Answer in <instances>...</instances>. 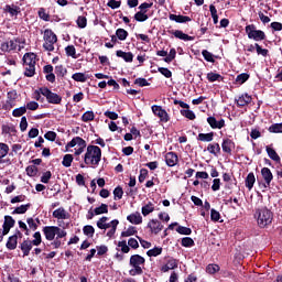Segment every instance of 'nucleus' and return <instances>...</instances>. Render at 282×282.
Masks as SVG:
<instances>
[{
    "mask_svg": "<svg viewBox=\"0 0 282 282\" xmlns=\"http://www.w3.org/2000/svg\"><path fill=\"white\" fill-rule=\"evenodd\" d=\"M144 263H147V260L144 257L140 254H133L130 257L129 265V274L130 276H140L141 274H144Z\"/></svg>",
    "mask_w": 282,
    "mask_h": 282,
    "instance_id": "nucleus-2",
    "label": "nucleus"
},
{
    "mask_svg": "<svg viewBox=\"0 0 282 282\" xmlns=\"http://www.w3.org/2000/svg\"><path fill=\"white\" fill-rule=\"evenodd\" d=\"M118 248H121V252H123V254H128V252L131 250L124 240L118 242Z\"/></svg>",
    "mask_w": 282,
    "mask_h": 282,
    "instance_id": "nucleus-49",
    "label": "nucleus"
},
{
    "mask_svg": "<svg viewBox=\"0 0 282 282\" xmlns=\"http://www.w3.org/2000/svg\"><path fill=\"white\" fill-rule=\"evenodd\" d=\"M153 210H155V206L153 205V203H148L145 206L142 207L141 213L143 215V217H147L148 215H151V213H153Z\"/></svg>",
    "mask_w": 282,
    "mask_h": 282,
    "instance_id": "nucleus-31",
    "label": "nucleus"
},
{
    "mask_svg": "<svg viewBox=\"0 0 282 282\" xmlns=\"http://www.w3.org/2000/svg\"><path fill=\"white\" fill-rule=\"evenodd\" d=\"M176 54L177 51H175V48H171L170 53H167V56L164 58L165 63H171V61L175 58Z\"/></svg>",
    "mask_w": 282,
    "mask_h": 282,
    "instance_id": "nucleus-59",
    "label": "nucleus"
},
{
    "mask_svg": "<svg viewBox=\"0 0 282 282\" xmlns=\"http://www.w3.org/2000/svg\"><path fill=\"white\" fill-rule=\"evenodd\" d=\"M152 112L154 113V116H158V118H160L161 122H169V120H171V118L169 117V112L162 109V106H152Z\"/></svg>",
    "mask_w": 282,
    "mask_h": 282,
    "instance_id": "nucleus-11",
    "label": "nucleus"
},
{
    "mask_svg": "<svg viewBox=\"0 0 282 282\" xmlns=\"http://www.w3.org/2000/svg\"><path fill=\"white\" fill-rule=\"evenodd\" d=\"M170 34H173V36H175V39H180V41H195V37L183 33L180 30H175V31H170Z\"/></svg>",
    "mask_w": 282,
    "mask_h": 282,
    "instance_id": "nucleus-18",
    "label": "nucleus"
},
{
    "mask_svg": "<svg viewBox=\"0 0 282 282\" xmlns=\"http://www.w3.org/2000/svg\"><path fill=\"white\" fill-rule=\"evenodd\" d=\"M42 232L47 241H54L56 237L57 239L67 237V231L57 226H45L43 227Z\"/></svg>",
    "mask_w": 282,
    "mask_h": 282,
    "instance_id": "nucleus-4",
    "label": "nucleus"
},
{
    "mask_svg": "<svg viewBox=\"0 0 282 282\" xmlns=\"http://www.w3.org/2000/svg\"><path fill=\"white\" fill-rule=\"evenodd\" d=\"M100 160H102V150H100L98 145H88L84 154V163L86 166L96 169L98 164H100Z\"/></svg>",
    "mask_w": 282,
    "mask_h": 282,
    "instance_id": "nucleus-1",
    "label": "nucleus"
},
{
    "mask_svg": "<svg viewBox=\"0 0 282 282\" xmlns=\"http://www.w3.org/2000/svg\"><path fill=\"white\" fill-rule=\"evenodd\" d=\"M18 45H19V41L7 40L1 43L0 50H1V52H12L13 50H17Z\"/></svg>",
    "mask_w": 282,
    "mask_h": 282,
    "instance_id": "nucleus-13",
    "label": "nucleus"
},
{
    "mask_svg": "<svg viewBox=\"0 0 282 282\" xmlns=\"http://www.w3.org/2000/svg\"><path fill=\"white\" fill-rule=\"evenodd\" d=\"M65 52L67 56H72V58H76V47L74 45L66 46Z\"/></svg>",
    "mask_w": 282,
    "mask_h": 282,
    "instance_id": "nucleus-50",
    "label": "nucleus"
},
{
    "mask_svg": "<svg viewBox=\"0 0 282 282\" xmlns=\"http://www.w3.org/2000/svg\"><path fill=\"white\" fill-rule=\"evenodd\" d=\"M177 268V260L170 259L165 265L162 267V272H169V270H175Z\"/></svg>",
    "mask_w": 282,
    "mask_h": 282,
    "instance_id": "nucleus-30",
    "label": "nucleus"
},
{
    "mask_svg": "<svg viewBox=\"0 0 282 282\" xmlns=\"http://www.w3.org/2000/svg\"><path fill=\"white\" fill-rule=\"evenodd\" d=\"M265 150H267L269 158L271 160H273L274 162H279L281 160V158L279 156V154L276 153V151L274 149L267 145Z\"/></svg>",
    "mask_w": 282,
    "mask_h": 282,
    "instance_id": "nucleus-33",
    "label": "nucleus"
},
{
    "mask_svg": "<svg viewBox=\"0 0 282 282\" xmlns=\"http://www.w3.org/2000/svg\"><path fill=\"white\" fill-rule=\"evenodd\" d=\"M148 228H150L152 235H160L164 226L158 219H152L148 223Z\"/></svg>",
    "mask_w": 282,
    "mask_h": 282,
    "instance_id": "nucleus-14",
    "label": "nucleus"
},
{
    "mask_svg": "<svg viewBox=\"0 0 282 282\" xmlns=\"http://www.w3.org/2000/svg\"><path fill=\"white\" fill-rule=\"evenodd\" d=\"M53 217L55 219H69V214L67 210H65V208L59 207L53 212Z\"/></svg>",
    "mask_w": 282,
    "mask_h": 282,
    "instance_id": "nucleus-22",
    "label": "nucleus"
},
{
    "mask_svg": "<svg viewBox=\"0 0 282 282\" xmlns=\"http://www.w3.org/2000/svg\"><path fill=\"white\" fill-rule=\"evenodd\" d=\"M138 234V229L133 226L128 227L124 231L121 232V237H133Z\"/></svg>",
    "mask_w": 282,
    "mask_h": 282,
    "instance_id": "nucleus-35",
    "label": "nucleus"
},
{
    "mask_svg": "<svg viewBox=\"0 0 282 282\" xmlns=\"http://www.w3.org/2000/svg\"><path fill=\"white\" fill-rule=\"evenodd\" d=\"M41 93L42 96L46 98L48 105H61V102H63V97L56 93L51 91L47 87H43Z\"/></svg>",
    "mask_w": 282,
    "mask_h": 282,
    "instance_id": "nucleus-9",
    "label": "nucleus"
},
{
    "mask_svg": "<svg viewBox=\"0 0 282 282\" xmlns=\"http://www.w3.org/2000/svg\"><path fill=\"white\" fill-rule=\"evenodd\" d=\"M30 208V204L26 205H21L20 207H17L13 212L12 215H25L28 213V209Z\"/></svg>",
    "mask_w": 282,
    "mask_h": 282,
    "instance_id": "nucleus-37",
    "label": "nucleus"
},
{
    "mask_svg": "<svg viewBox=\"0 0 282 282\" xmlns=\"http://www.w3.org/2000/svg\"><path fill=\"white\" fill-rule=\"evenodd\" d=\"M207 122L212 129H224V127H226V121L224 119L217 121L215 117H208Z\"/></svg>",
    "mask_w": 282,
    "mask_h": 282,
    "instance_id": "nucleus-16",
    "label": "nucleus"
},
{
    "mask_svg": "<svg viewBox=\"0 0 282 282\" xmlns=\"http://www.w3.org/2000/svg\"><path fill=\"white\" fill-rule=\"evenodd\" d=\"M182 246L184 248H191L192 246H195V241L193 238L186 237L182 239Z\"/></svg>",
    "mask_w": 282,
    "mask_h": 282,
    "instance_id": "nucleus-54",
    "label": "nucleus"
},
{
    "mask_svg": "<svg viewBox=\"0 0 282 282\" xmlns=\"http://www.w3.org/2000/svg\"><path fill=\"white\" fill-rule=\"evenodd\" d=\"M22 61L23 67H25L26 72H36L41 69V67L36 64L39 59H36V54L34 53H25Z\"/></svg>",
    "mask_w": 282,
    "mask_h": 282,
    "instance_id": "nucleus-5",
    "label": "nucleus"
},
{
    "mask_svg": "<svg viewBox=\"0 0 282 282\" xmlns=\"http://www.w3.org/2000/svg\"><path fill=\"white\" fill-rule=\"evenodd\" d=\"M28 111V108H25V106H22L20 108H15L13 111H12V116L13 118H21V116H23L24 113H26Z\"/></svg>",
    "mask_w": 282,
    "mask_h": 282,
    "instance_id": "nucleus-39",
    "label": "nucleus"
},
{
    "mask_svg": "<svg viewBox=\"0 0 282 282\" xmlns=\"http://www.w3.org/2000/svg\"><path fill=\"white\" fill-rule=\"evenodd\" d=\"M269 131L270 133H282V123H275L270 126Z\"/></svg>",
    "mask_w": 282,
    "mask_h": 282,
    "instance_id": "nucleus-51",
    "label": "nucleus"
},
{
    "mask_svg": "<svg viewBox=\"0 0 282 282\" xmlns=\"http://www.w3.org/2000/svg\"><path fill=\"white\" fill-rule=\"evenodd\" d=\"M83 232H84V235H86V237H94L96 229H94V226H91V225H86L83 228Z\"/></svg>",
    "mask_w": 282,
    "mask_h": 282,
    "instance_id": "nucleus-44",
    "label": "nucleus"
},
{
    "mask_svg": "<svg viewBox=\"0 0 282 282\" xmlns=\"http://www.w3.org/2000/svg\"><path fill=\"white\" fill-rule=\"evenodd\" d=\"M25 109H29V111H36L39 109V102L36 101H29L26 106H24Z\"/></svg>",
    "mask_w": 282,
    "mask_h": 282,
    "instance_id": "nucleus-62",
    "label": "nucleus"
},
{
    "mask_svg": "<svg viewBox=\"0 0 282 282\" xmlns=\"http://www.w3.org/2000/svg\"><path fill=\"white\" fill-rule=\"evenodd\" d=\"M34 239L31 241L33 246H41V241H42V238H41V231H36L34 235H33Z\"/></svg>",
    "mask_w": 282,
    "mask_h": 282,
    "instance_id": "nucleus-61",
    "label": "nucleus"
},
{
    "mask_svg": "<svg viewBox=\"0 0 282 282\" xmlns=\"http://www.w3.org/2000/svg\"><path fill=\"white\" fill-rule=\"evenodd\" d=\"M248 78H250L249 74L241 73L240 75L237 76L236 83H238V85H243V83H246L248 80Z\"/></svg>",
    "mask_w": 282,
    "mask_h": 282,
    "instance_id": "nucleus-48",
    "label": "nucleus"
},
{
    "mask_svg": "<svg viewBox=\"0 0 282 282\" xmlns=\"http://www.w3.org/2000/svg\"><path fill=\"white\" fill-rule=\"evenodd\" d=\"M176 232H178V235H191L193 230H191V228H187V227L178 226L176 228Z\"/></svg>",
    "mask_w": 282,
    "mask_h": 282,
    "instance_id": "nucleus-60",
    "label": "nucleus"
},
{
    "mask_svg": "<svg viewBox=\"0 0 282 282\" xmlns=\"http://www.w3.org/2000/svg\"><path fill=\"white\" fill-rule=\"evenodd\" d=\"M75 148V155H80L85 149H87V141H85L80 137H75L72 139L70 142L66 144V149H74Z\"/></svg>",
    "mask_w": 282,
    "mask_h": 282,
    "instance_id": "nucleus-7",
    "label": "nucleus"
},
{
    "mask_svg": "<svg viewBox=\"0 0 282 282\" xmlns=\"http://www.w3.org/2000/svg\"><path fill=\"white\" fill-rule=\"evenodd\" d=\"M4 12L10 13V17H17L19 14V12H21V8L17 7L14 4H12V6L7 4L4 7Z\"/></svg>",
    "mask_w": 282,
    "mask_h": 282,
    "instance_id": "nucleus-27",
    "label": "nucleus"
},
{
    "mask_svg": "<svg viewBox=\"0 0 282 282\" xmlns=\"http://www.w3.org/2000/svg\"><path fill=\"white\" fill-rule=\"evenodd\" d=\"M50 180H52V172L50 171L44 172L41 176L42 184H48Z\"/></svg>",
    "mask_w": 282,
    "mask_h": 282,
    "instance_id": "nucleus-55",
    "label": "nucleus"
},
{
    "mask_svg": "<svg viewBox=\"0 0 282 282\" xmlns=\"http://www.w3.org/2000/svg\"><path fill=\"white\" fill-rule=\"evenodd\" d=\"M207 151L212 155H219L221 153V147H219V143H210L207 145Z\"/></svg>",
    "mask_w": 282,
    "mask_h": 282,
    "instance_id": "nucleus-26",
    "label": "nucleus"
},
{
    "mask_svg": "<svg viewBox=\"0 0 282 282\" xmlns=\"http://www.w3.org/2000/svg\"><path fill=\"white\" fill-rule=\"evenodd\" d=\"M19 237H23V234H21V231H18L15 235L9 237L7 241L8 250H17V243H18Z\"/></svg>",
    "mask_w": 282,
    "mask_h": 282,
    "instance_id": "nucleus-15",
    "label": "nucleus"
},
{
    "mask_svg": "<svg viewBox=\"0 0 282 282\" xmlns=\"http://www.w3.org/2000/svg\"><path fill=\"white\" fill-rule=\"evenodd\" d=\"M169 19L170 21H175V23H188L192 21L191 17L188 15H177L173 13L169 15Z\"/></svg>",
    "mask_w": 282,
    "mask_h": 282,
    "instance_id": "nucleus-19",
    "label": "nucleus"
},
{
    "mask_svg": "<svg viewBox=\"0 0 282 282\" xmlns=\"http://www.w3.org/2000/svg\"><path fill=\"white\" fill-rule=\"evenodd\" d=\"M134 85H138L139 87H149L151 84L145 78H137Z\"/></svg>",
    "mask_w": 282,
    "mask_h": 282,
    "instance_id": "nucleus-58",
    "label": "nucleus"
},
{
    "mask_svg": "<svg viewBox=\"0 0 282 282\" xmlns=\"http://www.w3.org/2000/svg\"><path fill=\"white\" fill-rule=\"evenodd\" d=\"M89 78L88 75L85 73H75L73 75V80H76L77 83H86V80Z\"/></svg>",
    "mask_w": 282,
    "mask_h": 282,
    "instance_id": "nucleus-34",
    "label": "nucleus"
},
{
    "mask_svg": "<svg viewBox=\"0 0 282 282\" xmlns=\"http://www.w3.org/2000/svg\"><path fill=\"white\" fill-rule=\"evenodd\" d=\"M214 138H215L214 132L199 133L197 137V140H199V142H213Z\"/></svg>",
    "mask_w": 282,
    "mask_h": 282,
    "instance_id": "nucleus-28",
    "label": "nucleus"
},
{
    "mask_svg": "<svg viewBox=\"0 0 282 282\" xmlns=\"http://www.w3.org/2000/svg\"><path fill=\"white\" fill-rule=\"evenodd\" d=\"M116 54L119 58H123L126 63H131L133 61V53L131 52L117 51Z\"/></svg>",
    "mask_w": 282,
    "mask_h": 282,
    "instance_id": "nucleus-25",
    "label": "nucleus"
},
{
    "mask_svg": "<svg viewBox=\"0 0 282 282\" xmlns=\"http://www.w3.org/2000/svg\"><path fill=\"white\" fill-rule=\"evenodd\" d=\"M44 44L43 47L46 52H54V45H56L58 37L53 33L52 30L46 29L44 31Z\"/></svg>",
    "mask_w": 282,
    "mask_h": 282,
    "instance_id": "nucleus-6",
    "label": "nucleus"
},
{
    "mask_svg": "<svg viewBox=\"0 0 282 282\" xmlns=\"http://www.w3.org/2000/svg\"><path fill=\"white\" fill-rule=\"evenodd\" d=\"M147 254L148 257H160V254H162V247H154L148 250Z\"/></svg>",
    "mask_w": 282,
    "mask_h": 282,
    "instance_id": "nucleus-42",
    "label": "nucleus"
},
{
    "mask_svg": "<svg viewBox=\"0 0 282 282\" xmlns=\"http://www.w3.org/2000/svg\"><path fill=\"white\" fill-rule=\"evenodd\" d=\"M235 147V142L230 139H224L221 143V149L224 153H228L230 155L232 153V148Z\"/></svg>",
    "mask_w": 282,
    "mask_h": 282,
    "instance_id": "nucleus-21",
    "label": "nucleus"
},
{
    "mask_svg": "<svg viewBox=\"0 0 282 282\" xmlns=\"http://www.w3.org/2000/svg\"><path fill=\"white\" fill-rule=\"evenodd\" d=\"M32 246H34L32 243V240H24L22 243H21V250L23 252V256L24 257H28L30 254V250H32Z\"/></svg>",
    "mask_w": 282,
    "mask_h": 282,
    "instance_id": "nucleus-24",
    "label": "nucleus"
},
{
    "mask_svg": "<svg viewBox=\"0 0 282 282\" xmlns=\"http://www.w3.org/2000/svg\"><path fill=\"white\" fill-rule=\"evenodd\" d=\"M165 162L167 166H175V164H177V154L174 152H167L165 154Z\"/></svg>",
    "mask_w": 282,
    "mask_h": 282,
    "instance_id": "nucleus-23",
    "label": "nucleus"
},
{
    "mask_svg": "<svg viewBox=\"0 0 282 282\" xmlns=\"http://www.w3.org/2000/svg\"><path fill=\"white\" fill-rule=\"evenodd\" d=\"M238 107H246L252 102V97L248 94H243L236 99Z\"/></svg>",
    "mask_w": 282,
    "mask_h": 282,
    "instance_id": "nucleus-17",
    "label": "nucleus"
},
{
    "mask_svg": "<svg viewBox=\"0 0 282 282\" xmlns=\"http://www.w3.org/2000/svg\"><path fill=\"white\" fill-rule=\"evenodd\" d=\"M107 213H109V206L107 204H101L95 208V215H107Z\"/></svg>",
    "mask_w": 282,
    "mask_h": 282,
    "instance_id": "nucleus-36",
    "label": "nucleus"
},
{
    "mask_svg": "<svg viewBox=\"0 0 282 282\" xmlns=\"http://www.w3.org/2000/svg\"><path fill=\"white\" fill-rule=\"evenodd\" d=\"M127 219L130 221V224H133L134 226H140V224H142V215L139 212L130 214L129 216H127Z\"/></svg>",
    "mask_w": 282,
    "mask_h": 282,
    "instance_id": "nucleus-20",
    "label": "nucleus"
},
{
    "mask_svg": "<svg viewBox=\"0 0 282 282\" xmlns=\"http://www.w3.org/2000/svg\"><path fill=\"white\" fill-rule=\"evenodd\" d=\"M210 219L212 221H219L221 219V215L216 209L210 210Z\"/></svg>",
    "mask_w": 282,
    "mask_h": 282,
    "instance_id": "nucleus-63",
    "label": "nucleus"
},
{
    "mask_svg": "<svg viewBox=\"0 0 282 282\" xmlns=\"http://www.w3.org/2000/svg\"><path fill=\"white\" fill-rule=\"evenodd\" d=\"M245 32L248 35V39H251L252 41H265V32L257 30L254 24L247 25Z\"/></svg>",
    "mask_w": 282,
    "mask_h": 282,
    "instance_id": "nucleus-8",
    "label": "nucleus"
},
{
    "mask_svg": "<svg viewBox=\"0 0 282 282\" xmlns=\"http://www.w3.org/2000/svg\"><path fill=\"white\" fill-rule=\"evenodd\" d=\"M37 173H39V169L36 167V165H31L26 167V174L30 177H34Z\"/></svg>",
    "mask_w": 282,
    "mask_h": 282,
    "instance_id": "nucleus-53",
    "label": "nucleus"
},
{
    "mask_svg": "<svg viewBox=\"0 0 282 282\" xmlns=\"http://www.w3.org/2000/svg\"><path fill=\"white\" fill-rule=\"evenodd\" d=\"M116 36L119 39V41H127V36H129V32L124 29H118L116 31Z\"/></svg>",
    "mask_w": 282,
    "mask_h": 282,
    "instance_id": "nucleus-40",
    "label": "nucleus"
},
{
    "mask_svg": "<svg viewBox=\"0 0 282 282\" xmlns=\"http://www.w3.org/2000/svg\"><path fill=\"white\" fill-rule=\"evenodd\" d=\"M94 118H96V115H94V111H86L82 116L83 122H91V120H94Z\"/></svg>",
    "mask_w": 282,
    "mask_h": 282,
    "instance_id": "nucleus-46",
    "label": "nucleus"
},
{
    "mask_svg": "<svg viewBox=\"0 0 282 282\" xmlns=\"http://www.w3.org/2000/svg\"><path fill=\"white\" fill-rule=\"evenodd\" d=\"M74 162V156L72 154H66L63 158L62 164L63 166H65L66 169H69V166H72V163Z\"/></svg>",
    "mask_w": 282,
    "mask_h": 282,
    "instance_id": "nucleus-38",
    "label": "nucleus"
},
{
    "mask_svg": "<svg viewBox=\"0 0 282 282\" xmlns=\"http://www.w3.org/2000/svg\"><path fill=\"white\" fill-rule=\"evenodd\" d=\"M118 224H120L118 219L111 220V229L107 232V237L111 238L113 235H116Z\"/></svg>",
    "mask_w": 282,
    "mask_h": 282,
    "instance_id": "nucleus-41",
    "label": "nucleus"
},
{
    "mask_svg": "<svg viewBox=\"0 0 282 282\" xmlns=\"http://www.w3.org/2000/svg\"><path fill=\"white\" fill-rule=\"evenodd\" d=\"M182 116H184L185 118H187L188 120H195V112H193V110H181Z\"/></svg>",
    "mask_w": 282,
    "mask_h": 282,
    "instance_id": "nucleus-57",
    "label": "nucleus"
},
{
    "mask_svg": "<svg viewBox=\"0 0 282 282\" xmlns=\"http://www.w3.org/2000/svg\"><path fill=\"white\" fill-rule=\"evenodd\" d=\"M207 80H209V83H221V80H224V77L217 73L210 72L207 74Z\"/></svg>",
    "mask_w": 282,
    "mask_h": 282,
    "instance_id": "nucleus-32",
    "label": "nucleus"
},
{
    "mask_svg": "<svg viewBox=\"0 0 282 282\" xmlns=\"http://www.w3.org/2000/svg\"><path fill=\"white\" fill-rule=\"evenodd\" d=\"M254 182H257V178L254 177V173H249L245 181V184L249 191H252L254 186Z\"/></svg>",
    "mask_w": 282,
    "mask_h": 282,
    "instance_id": "nucleus-29",
    "label": "nucleus"
},
{
    "mask_svg": "<svg viewBox=\"0 0 282 282\" xmlns=\"http://www.w3.org/2000/svg\"><path fill=\"white\" fill-rule=\"evenodd\" d=\"M9 151H10V147H8V144L0 143V160H3V158L8 155Z\"/></svg>",
    "mask_w": 282,
    "mask_h": 282,
    "instance_id": "nucleus-45",
    "label": "nucleus"
},
{
    "mask_svg": "<svg viewBox=\"0 0 282 282\" xmlns=\"http://www.w3.org/2000/svg\"><path fill=\"white\" fill-rule=\"evenodd\" d=\"M256 52L260 56H268V48H262L261 45L256 43Z\"/></svg>",
    "mask_w": 282,
    "mask_h": 282,
    "instance_id": "nucleus-64",
    "label": "nucleus"
},
{
    "mask_svg": "<svg viewBox=\"0 0 282 282\" xmlns=\"http://www.w3.org/2000/svg\"><path fill=\"white\" fill-rule=\"evenodd\" d=\"M76 23H77L78 28H80L83 30V29L87 28V18L79 15L77 18Z\"/></svg>",
    "mask_w": 282,
    "mask_h": 282,
    "instance_id": "nucleus-52",
    "label": "nucleus"
},
{
    "mask_svg": "<svg viewBox=\"0 0 282 282\" xmlns=\"http://www.w3.org/2000/svg\"><path fill=\"white\" fill-rule=\"evenodd\" d=\"M262 180H264L263 186L265 188H270L272 184V180H274V175H272V171L269 167H263L261 170Z\"/></svg>",
    "mask_w": 282,
    "mask_h": 282,
    "instance_id": "nucleus-12",
    "label": "nucleus"
},
{
    "mask_svg": "<svg viewBox=\"0 0 282 282\" xmlns=\"http://www.w3.org/2000/svg\"><path fill=\"white\" fill-rule=\"evenodd\" d=\"M14 224H17V221L14 220V218H12V216H4V223H3V230L1 231L0 229V241H3V237H6V235H8V232H10L11 228H14Z\"/></svg>",
    "mask_w": 282,
    "mask_h": 282,
    "instance_id": "nucleus-10",
    "label": "nucleus"
},
{
    "mask_svg": "<svg viewBox=\"0 0 282 282\" xmlns=\"http://www.w3.org/2000/svg\"><path fill=\"white\" fill-rule=\"evenodd\" d=\"M149 19V15L147 13L139 11L134 14V20L139 21V23H144Z\"/></svg>",
    "mask_w": 282,
    "mask_h": 282,
    "instance_id": "nucleus-43",
    "label": "nucleus"
},
{
    "mask_svg": "<svg viewBox=\"0 0 282 282\" xmlns=\"http://www.w3.org/2000/svg\"><path fill=\"white\" fill-rule=\"evenodd\" d=\"M254 218L257 219L259 228H265L272 224V219H274V215L267 207L258 208L254 213Z\"/></svg>",
    "mask_w": 282,
    "mask_h": 282,
    "instance_id": "nucleus-3",
    "label": "nucleus"
},
{
    "mask_svg": "<svg viewBox=\"0 0 282 282\" xmlns=\"http://www.w3.org/2000/svg\"><path fill=\"white\" fill-rule=\"evenodd\" d=\"M123 195H124V191H122V187L118 186L113 189L115 199H122Z\"/></svg>",
    "mask_w": 282,
    "mask_h": 282,
    "instance_id": "nucleus-56",
    "label": "nucleus"
},
{
    "mask_svg": "<svg viewBox=\"0 0 282 282\" xmlns=\"http://www.w3.org/2000/svg\"><path fill=\"white\" fill-rule=\"evenodd\" d=\"M220 268L218 264H208L206 268V273L207 274H217L219 272Z\"/></svg>",
    "mask_w": 282,
    "mask_h": 282,
    "instance_id": "nucleus-47",
    "label": "nucleus"
}]
</instances>
